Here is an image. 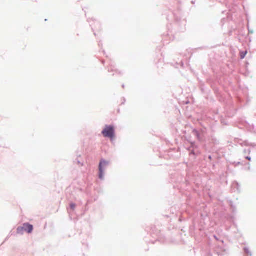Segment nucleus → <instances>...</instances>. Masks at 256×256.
Masks as SVG:
<instances>
[{
	"instance_id": "obj_1",
	"label": "nucleus",
	"mask_w": 256,
	"mask_h": 256,
	"mask_svg": "<svg viewBox=\"0 0 256 256\" xmlns=\"http://www.w3.org/2000/svg\"><path fill=\"white\" fill-rule=\"evenodd\" d=\"M102 134L104 137L112 140L114 138V127L112 126H106L102 132Z\"/></svg>"
},
{
	"instance_id": "obj_4",
	"label": "nucleus",
	"mask_w": 256,
	"mask_h": 256,
	"mask_svg": "<svg viewBox=\"0 0 256 256\" xmlns=\"http://www.w3.org/2000/svg\"><path fill=\"white\" fill-rule=\"evenodd\" d=\"M246 54H247L246 51L241 52H240V56L241 58L242 59L244 58V57L246 56Z\"/></svg>"
},
{
	"instance_id": "obj_2",
	"label": "nucleus",
	"mask_w": 256,
	"mask_h": 256,
	"mask_svg": "<svg viewBox=\"0 0 256 256\" xmlns=\"http://www.w3.org/2000/svg\"><path fill=\"white\" fill-rule=\"evenodd\" d=\"M33 226L28 223L23 224L22 226H19L17 228V232L18 234H22L24 230L30 234L33 230Z\"/></svg>"
},
{
	"instance_id": "obj_3",
	"label": "nucleus",
	"mask_w": 256,
	"mask_h": 256,
	"mask_svg": "<svg viewBox=\"0 0 256 256\" xmlns=\"http://www.w3.org/2000/svg\"><path fill=\"white\" fill-rule=\"evenodd\" d=\"M108 165V162L104 160H102L99 164V178L102 180L104 178V170Z\"/></svg>"
},
{
	"instance_id": "obj_5",
	"label": "nucleus",
	"mask_w": 256,
	"mask_h": 256,
	"mask_svg": "<svg viewBox=\"0 0 256 256\" xmlns=\"http://www.w3.org/2000/svg\"><path fill=\"white\" fill-rule=\"evenodd\" d=\"M70 206L72 209L74 210L75 207H76V205L74 204H70Z\"/></svg>"
}]
</instances>
